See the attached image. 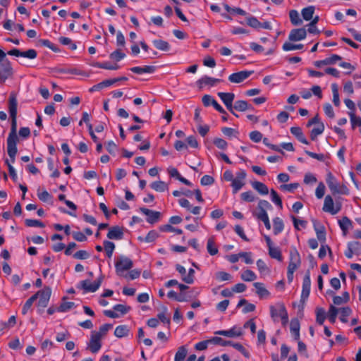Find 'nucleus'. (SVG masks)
Returning a JSON list of instances; mask_svg holds the SVG:
<instances>
[{
    "instance_id": "16",
    "label": "nucleus",
    "mask_w": 361,
    "mask_h": 361,
    "mask_svg": "<svg viewBox=\"0 0 361 361\" xmlns=\"http://www.w3.org/2000/svg\"><path fill=\"white\" fill-rule=\"evenodd\" d=\"M140 210L142 214L147 216V221L149 224L156 223L159 220L161 215L159 212L150 210L145 207H141Z\"/></svg>"
},
{
    "instance_id": "40",
    "label": "nucleus",
    "mask_w": 361,
    "mask_h": 361,
    "mask_svg": "<svg viewBox=\"0 0 361 361\" xmlns=\"http://www.w3.org/2000/svg\"><path fill=\"white\" fill-rule=\"evenodd\" d=\"M324 130V125L323 123H319L317 127L312 129L310 137L312 140H315L318 135L323 133Z\"/></svg>"
},
{
    "instance_id": "52",
    "label": "nucleus",
    "mask_w": 361,
    "mask_h": 361,
    "mask_svg": "<svg viewBox=\"0 0 361 361\" xmlns=\"http://www.w3.org/2000/svg\"><path fill=\"white\" fill-rule=\"evenodd\" d=\"M331 90L333 93V103L336 106L340 105L339 94L338 90V85L336 84L331 85Z\"/></svg>"
},
{
    "instance_id": "13",
    "label": "nucleus",
    "mask_w": 361,
    "mask_h": 361,
    "mask_svg": "<svg viewBox=\"0 0 361 361\" xmlns=\"http://www.w3.org/2000/svg\"><path fill=\"white\" fill-rule=\"evenodd\" d=\"M301 260L300 256L298 252L294 249L290 251V261L288 269L292 270H296L300 265Z\"/></svg>"
},
{
    "instance_id": "51",
    "label": "nucleus",
    "mask_w": 361,
    "mask_h": 361,
    "mask_svg": "<svg viewBox=\"0 0 361 361\" xmlns=\"http://www.w3.org/2000/svg\"><path fill=\"white\" fill-rule=\"evenodd\" d=\"M74 307H75V305L73 302H63L57 308V311L59 312H66Z\"/></svg>"
},
{
    "instance_id": "42",
    "label": "nucleus",
    "mask_w": 361,
    "mask_h": 361,
    "mask_svg": "<svg viewBox=\"0 0 361 361\" xmlns=\"http://www.w3.org/2000/svg\"><path fill=\"white\" fill-rule=\"evenodd\" d=\"M103 245L106 256L111 258L115 249V244L111 241L104 240Z\"/></svg>"
},
{
    "instance_id": "49",
    "label": "nucleus",
    "mask_w": 361,
    "mask_h": 361,
    "mask_svg": "<svg viewBox=\"0 0 361 361\" xmlns=\"http://www.w3.org/2000/svg\"><path fill=\"white\" fill-rule=\"evenodd\" d=\"M281 305H284L283 303H277L276 305H271L269 307L270 316L274 321H276L279 317V309Z\"/></svg>"
},
{
    "instance_id": "3",
    "label": "nucleus",
    "mask_w": 361,
    "mask_h": 361,
    "mask_svg": "<svg viewBox=\"0 0 361 361\" xmlns=\"http://www.w3.org/2000/svg\"><path fill=\"white\" fill-rule=\"evenodd\" d=\"M133 267V261L124 255L118 257V259L115 262L116 274L122 277L124 276L125 272L130 270Z\"/></svg>"
},
{
    "instance_id": "43",
    "label": "nucleus",
    "mask_w": 361,
    "mask_h": 361,
    "mask_svg": "<svg viewBox=\"0 0 361 361\" xmlns=\"http://www.w3.org/2000/svg\"><path fill=\"white\" fill-rule=\"evenodd\" d=\"M338 312L340 313V320L346 323L348 322V317L351 314L352 310L349 307H344L338 309Z\"/></svg>"
},
{
    "instance_id": "17",
    "label": "nucleus",
    "mask_w": 361,
    "mask_h": 361,
    "mask_svg": "<svg viewBox=\"0 0 361 361\" xmlns=\"http://www.w3.org/2000/svg\"><path fill=\"white\" fill-rule=\"evenodd\" d=\"M307 31L305 28L293 29L290 31L288 39L290 41H300L306 37Z\"/></svg>"
},
{
    "instance_id": "7",
    "label": "nucleus",
    "mask_w": 361,
    "mask_h": 361,
    "mask_svg": "<svg viewBox=\"0 0 361 361\" xmlns=\"http://www.w3.org/2000/svg\"><path fill=\"white\" fill-rule=\"evenodd\" d=\"M310 288H311V279H310V271H307L303 278L302 281V288L301 293L300 300L301 302H305L310 293Z\"/></svg>"
},
{
    "instance_id": "31",
    "label": "nucleus",
    "mask_w": 361,
    "mask_h": 361,
    "mask_svg": "<svg viewBox=\"0 0 361 361\" xmlns=\"http://www.w3.org/2000/svg\"><path fill=\"white\" fill-rule=\"evenodd\" d=\"M243 305H245V307L243 309V312L244 314L253 312L255 310V305L252 303H247V301L245 299H241L238 302L237 307H240Z\"/></svg>"
},
{
    "instance_id": "12",
    "label": "nucleus",
    "mask_w": 361,
    "mask_h": 361,
    "mask_svg": "<svg viewBox=\"0 0 361 361\" xmlns=\"http://www.w3.org/2000/svg\"><path fill=\"white\" fill-rule=\"evenodd\" d=\"M221 82V79L212 78L207 75H204L201 78H200L197 82V85L199 89H202L206 86L214 87L218 82Z\"/></svg>"
},
{
    "instance_id": "15",
    "label": "nucleus",
    "mask_w": 361,
    "mask_h": 361,
    "mask_svg": "<svg viewBox=\"0 0 361 361\" xmlns=\"http://www.w3.org/2000/svg\"><path fill=\"white\" fill-rule=\"evenodd\" d=\"M18 137L17 135V121L16 116L11 117V131L7 137V143H18Z\"/></svg>"
},
{
    "instance_id": "37",
    "label": "nucleus",
    "mask_w": 361,
    "mask_h": 361,
    "mask_svg": "<svg viewBox=\"0 0 361 361\" xmlns=\"http://www.w3.org/2000/svg\"><path fill=\"white\" fill-rule=\"evenodd\" d=\"M240 278L244 281H253L257 279V275L250 269H246L241 275Z\"/></svg>"
},
{
    "instance_id": "5",
    "label": "nucleus",
    "mask_w": 361,
    "mask_h": 361,
    "mask_svg": "<svg viewBox=\"0 0 361 361\" xmlns=\"http://www.w3.org/2000/svg\"><path fill=\"white\" fill-rule=\"evenodd\" d=\"M51 294V289L49 287H44L42 290H39L33 295H36L37 299L39 298V307H46L48 305Z\"/></svg>"
},
{
    "instance_id": "29",
    "label": "nucleus",
    "mask_w": 361,
    "mask_h": 361,
    "mask_svg": "<svg viewBox=\"0 0 361 361\" xmlns=\"http://www.w3.org/2000/svg\"><path fill=\"white\" fill-rule=\"evenodd\" d=\"M314 10L315 8L313 6H310L302 9L301 15L302 18L306 21L310 20L313 18Z\"/></svg>"
},
{
    "instance_id": "56",
    "label": "nucleus",
    "mask_w": 361,
    "mask_h": 361,
    "mask_svg": "<svg viewBox=\"0 0 361 361\" xmlns=\"http://www.w3.org/2000/svg\"><path fill=\"white\" fill-rule=\"evenodd\" d=\"M59 42L63 44V45H67V46H69L70 49L71 50H75L77 49V46L75 43L73 42L72 39L68 38V37H61L59 38Z\"/></svg>"
},
{
    "instance_id": "2",
    "label": "nucleus",
    "mask_w": 361,
    "mask_h": 361,
    "mask_svg": "<svg viewBox=\"0 0 361 361\" xmlns=\"http://www.w3.org/2000/svg\"><path fill=\"white\" fill-rule=\"evenodd\" d=\"M326 183L329 188L331 191L333 195L342 194L348 195L349 190L345 185H340L336 178L332 175L331 173L327 174L326 179Z\"/></svg>"
},
{
    "instance_id": "11",
    "label": "nucleus",
    "mask_w": 361,
    "mask_h": 361,
    "mask_svg": "<svg viewBox=\"0 0 361 361\" xmlns=\"http://www.w3.org/2000/svg\"><path fill=\"white\" fill-rule=\"evenodd\" d=\"M218 96L225 104L226 108L235 116H238L233 111V102L235 98V94L231 92H218Z\"/></svg>"
},
{
    "instance_id": "33",
    "label": "nucleus",
    "mask_w": 361,
    "mask_h": 361,
    "mask_svg": "<svg viewBox=\"0 0 361 361\" xmlns=\"http://www.w3.org/2000/svg\"><path fill=\"white\" fill-rule=\"evenodd\" d=\"M154 46L159 50L167 51L170 49V44L162 39H154L152 41Z\"/></svg>"
},
{
    "instance_id": "20",
    "label": "nucleus",
    "mask_w": 361,
    "mask_h": 361,
    "mask_svg": "<svg viewBox=\"0 0 361 361\" xmlns=\"http://www.w3.org/2000/svg\"><path fill=\"white\" fill-rule=\"evenodd\" d=\"M123 236V232L118 226L110 228L107 233V238L111 240H121Z\"/></svg>"
},
{
    "instance_id": "63",
    "label": "nucleus",
    "mask_w": 361,
    "mask_h": 361,
    "mask_svg": "<svg viewBox=\"0 0 361 361\" xmlns=\"http://www.w3.org/2000/svg\"><path fill=\"white\" fill-rule=\"evenodd\" d=\"M348 247H350L355 255H359L361 252V243L358 241L349 242Z\"/></svg>"
},
{
    "instance_id": "46",
    "label": "nucleus",
    "mask_w": 361,
    "mask_h": 361,
    "mask_svg": "<svg viewBox=\"0 0 361 361\" xmlns=\"http://www.w3.org/2000/svg\"><path fill=\"white\" fill-rule=\"evenodd\" d=\"M279 317L281 318L282 325L286 326L288 322V314L285 305L280 306Z\"/></svg>"
},
{
    "instance_id": "54",
    "label": "nucleus",
    "mask_w": 361,
    "mask_h": 361,
    "mask_svg": "<svg viewBox=\"0 0 361 361\" xmlns=\"http://www.w3.org/2000/svg\"><path fill=\"white\" fill-rule=\"evenodd\" d=\"M283 49L286 51L295 50V49H301L303 48V44H294L290 42H285L282 47Z\"/></svg>"
},
{
    "instance_id": "34",
    "label": "nucleus",
    "mask_w": 361,
    "mask_h": 361,
    "mask_svg": "<svg viewBox=\"0 0 361 361\" xmlns=\"http://www.w3.org/2000/svg\"><path fill=\"white\" fill-rule=\"evenodd\" d=\"M316 322L318 324L322 325L326 318V312L324 308L317 307L315 310Z\"/></svg>"
},
{
    "instance_id": "10",
    "label": "nucleus",
    "mask_w": 361,
    "mask_h": 361,
    "mask_svg": "<svg viewBox=\"0 0 361 361\" xmlns=\"http://www.w3.org/2000/svg\"><path fill=\"white\" fill-rule=\"evenodd\" d=\"M253 73V71H242L234 73L229 75L228 80L231 82L240 83L249 78Z\"/></svg>"
},
{
    "instance_id": "19",
    "label": "nucleus",
    "mask_w": 361,
    "mask_h": 361,
    "mask_svg": "<svg viewBox=\"0 0 361 361\" xmlns=\"http://www.w3.org/2000/svg\"><path fill=\"white\" fill-rule=\"evenodd\" d=\"M300 322L297 318L292 319L290 323V331L295 341L300 339Z\"/></svg>"
},
{
    "instance_id": "60",
    "label": "nucleus",
    "mask_w": 361,
    "mask_h": 361,
    "mask_svg": "<svg viewBox=\"0 0 361 361\" xmlns=\"http://www.w3.org/2000/svg\"><path fill=\"white\" fill-rule=\"evenodd\" d=\"M259 21L257 19V18L249 16L247 17V24L252 28L259 29Z\"/></svg>"
},
{
    "instance_id": "36",
    "label": "nucleus",
    "mask_w": 361,
    "mask_h": 361,
    "mask_svg": "<svg viewBox=\"0 0 361 361\" xmlns=\"http://www.w3.org/2000/svg\"><path fill=\"white\" fill-rule=\"evenodd\" d=\"M253 286L256 288V293L261 298L267 297L269 295V292L264 287L263 283L255 282Z\"/></svg>"
},
{
    "instance_id": "55",
    "label": "nucleus",
    "mask_w": 361,
    "mask_h": 361,
    "mask_svg": "<svg viewBox=\"0 0 361 361\" xmlns=\"http://www.w3.org/2000/svg\"><path fill=\"white\" fill-rule=\"evenodd\" d=\"M25 224L28 227L44 228L45 226L44 224L42 221L37 220V219H25Z\"/></svg>"
},
{
    "instance_id": "53",
    "label": "nucleus",
    "mask_w": 361,
    "mask_h": 361,
    "mask_svg": "<svg viewBox=\"0 0 361 361\" xmlns=\"http://www.w3.org/2000/svg\"><path fill=\"white\" fill-rule=\"evenodd\" d=\"M231 278V275L225 271H218L215 274V279L219 282L230 281Z\"/></svg>"
},
{
    "instance_id": "48",
    "label": "nucleus",
    "mask_w": 361,
    "mask_h": 361,
    "mask_svg": "<svg viewBox=\"0 0 361 361\" xmlns=\"http://www.w3.org/2000/svg\"><path fill=\"white\" fill-rule=\"evenodd\" d=\"M37 300L36 295L31 296L27 301L25 302V304L23 306L22 308V314L23 315H25L27 312L31 309V307L33 305V302Z\"/></svg>"
},
{
    "instance_id": "4",
    "label": "nucleus",
    "mask_w": 361,
    "mask_h": 361,
    "mask_svg": "<svg viewBox=\"0 0 361 361\" xmlns=\"http://www.w3.org/2000/svg\"><path fill=\"white\" fill-rule=\"evenodd\" d=\"M246 176L247 173L243 169H240L236 173L235 178H233L231 181V187L233 193H236L244 186Z\"/></svg>"
},
{
    "instance_id": "25",
    "label": "nucleus",
    "mask_w": 361,
    "mask_h": 361,
    "mask_svg": "<svg viewBox=\"0 0 361 361\" xmlns=\"http://www.w3.org/2000/svg\"><path fill=\"white\" fill-rule=\"evenodd\" d=\"M18 143H7V153L11 159V164H13L16 161V156L18 152L17 149Z\"/></svg>"
},
{
    "instance_id": "58",
    "label": "nucleus",
    "mask_w": 361,
    "mask_h": 361,
    "mask_svg": "<svg viewBox=\"0 0 361 361\" xmlns=\"http://www.w3.org/2000/svg\"><path fill=\"white\" fill-rule=\"evenodd\" d=\"M223 134L228 137H237L238 132L232 128L224 127L221 129Z\"/></svg>"
},
{
    "instance_id": "14",
    "label": "nucleus",
    "mask_w": 361,
    "mask_h": 361,
    "mask_svg": "<svg viewBox=\"0 0 361 361\" xmlns=\"http://www.w3.org/2000/svg\"><path fill=\"white\" fill-rule=\"evenodd\" d=\"M202 103L205 106L212 105L214 108L221 114H226L224 108L210 95L205 94L202 97Z\"/></svg>"
},
{
    "instance_id": "32",
    "label": "nucleus",
    "mask_w": 361,
    "mask_h": 361,
    "mask_svg": "<svg viewBox=\"0 0 361 361\" xmlns=\"http://www.w3.org/2000/svg\"><path fill=\"white\" fill-rule=\"evenodd\" d=\"M269 250V255L270 257L273 259H276L279 262L282 261V255L281 252L278 247H274L273 245L269 246L268 247Z\"/></svg>"
},
{
    "instance_id": "61",
    "label": "nucleus",
    "mask_w": 361,
    "mask_h": 361,
    "mask_svg": "<svg viewBox=\"0 0 361 361\" xmlns=\"http://www.w3.org/2000/svg\"><path fill=\"white\" fill-rule=\"evenodd\" d=\"M325 189L326 188L324 184L322 182H320L315 190V195L317 199H322L324 197L325 194Z\"/></svg>"
},
{
    "instance_id": "41",
    "label": "nucleus",
    "mask_w": 361,
    "mask_h": 361,
    "mask_svg": "<svg viewBox=\"0 0 361 361\" xmlns=\"http://www.w3.org/2000/svg\"><path fill=\"white\" fill-rule=\"evenodd\" d=\"M150 187L157 192H164L168 189V185L164 181H154L150 184Z\"/></svg>"
},
{
    "instance_id": "21",
    "label": "nucleus",
    "mask_w": 361,
    "mask_h": 361,
    "mask_svg": "<svg viewBox=\"0 0 361 361\" xmlns=\"http://www.w3.org/2000/svg\"><path fill=\"white\" fill-rule=\"evenodd\" d=\"M17 106L18 102L16 97L14 94L11 93L8 100V110L11 117L16 116L17 115Z\"/></svg>"
},
{
    "instance_id": "27",
    "label": "nucleus",
    "mask_w": 361,
    "mask_h": 361,
    "mask_svg": "<svg viewBox=\"0 0 361 361\" xmlns=\"http://www.w3.org/2000/svg\"><path fill=\"white\" fill-rule=\"evenodd\" d=\"M235 109L238 111H245L247 109H253V107L252 105L248 104V103L246 101L244 100H238L235 102L234 105L233 106V110Z\"/></svg>"
},
{
    "instance_id": "18",
    "label": "nucleus",
    "mask_w": 361,
    "mask_h": 361,
    "mask_svg": "<svg viewBox=\"0 0 361 361\" xmlns=\"http://www.w3.org/2000/svg\"><path fill=\"white\" fill-rule=\"evenodd\" d=\"M215 334L224 336L229 338L238 337L242 335V331L240 329H237L235 326L228 330H220L215 332Z\"/></svg>"
},
{
    "instance_id": "64",
    "label": "nucleus",
    "mask_w": 361,
    "mask_h": 361,
    "mask_svg": "<svg viewBox=\"0 0 361 361\" xmlns=\"http://www.w3.org/2000/svg\"><path fill=\"white\" fill-rule=\"evenodd\" d=\"M349 116H350V122H351L353 128H355L356 126H361V118L360 117L356 116L353 112H350Z\"/></svg>"
},
{
    "instance_id": "24",
    "label": "nucleus",
    "mask_w": 361,
    "mask_h": 361,
    "mask_svg": "<svg viewBox=\"0 0 361 361\" xmlns=\"http://www.w3.org/2000/svg\"><path fill=\"white\" fill-rule=\"evenodd\" d=\"M284 229V224L283 220L279 217H275L273 219V233L277 235Z\"/></svg>"
},
{
    "instance_id": "6",
    "label": "nucleus",
    "mask_w": 361,
    "mask_h": 361,
    "mask_svg": "<svg viewBox=\"0 0 361 361\" xmlns=\"http://www.w3.org/2000/svg\"><path fill=\"white\" fill-rule=\"evenodd\" d=\"M13 70L10 61L5 59L0 63V80L4 82L8 78L12 77Z\"/></svg>"
},
{
    "instance_id": "30",
    "label": "nucleus",
    "mask_w": 361,
    "mask_h": 361,
    "mask_svg": "<svg viewBox=\"0 0 361 361\" xmlns=\"http://www.w3.org/2000/svg\"><path fill=\"white\" fill-rule=\"evenodd\" d=\"M158 233L155 230H152L147 233L146 236H139L138 240L140 242L152 243L158 238Z\"/></svg>"
},
{
    "instance_id": "9",
    "label": "nucleus",
    "mask_w": 361,
    "mask_h": 361,
    "mask_svg": "<svg viewBox=\"0 0 361 361\" xmlns=\"http://www.w3.org/2000/svg\"><path fill=\"white\" fill-rule=\"evenodd\" d=\"M102 337L96 334L95 331H92L91 338L88 343V348L92 353H97L102 347Z\"/></svg>"
},
{
    "instance_id": "39",
    "label": "nucleus",
    "mask_w": 361,
    "mask_h": 361,
    "mask_svg": "<svg viewBox=\"0 0 361 361\" xmlns=\"http://www.w3.org/2000/svg\"><path fill=\"white\" fill-rule=\"evenodd\" d=\"M289 17L290 22L294 25H301L302 23V20L300 18V15L296 10H291L289 12Z\"/></svg>"
},
{
    "instance_id": "1",
    "label": "nucleus",
    "mask_w": 361,
    "mask_h": 361,
    "mask_svg": "<svg viewBox=\"0 0 361 361\" xmlns=\"http://www.w3.org/2000/svg\"><path fill=\"white\" fill-rule=\"evenodd\" d=\"M343 198L340 197L334 200L333 197L328 195L324 197L322 210L324 212L331 214V215H335L341 210L343 207Z\"/></svg>"
},
{
    "instance_id": "47",
    "label": "nucleus",
    "mask_w": 361,
    "mask_h": 361,
    "mask_svg": "<svg viewBox=\"0 0 361 361\" xmlns=\"http://www.w3.org/2000/svg\"><path fill=\"white\" fill-rule=\"evenodd\" d=\"M207 250L209 255H215L218 253V248L215 245L214 240L213 238H210L207 240Z\"/></svg>"
},
{
    "instance_id": "22",
    "label": "nucleus",
    "mask_w": 361,
    "mask_h": 361,
    "mask_svg": "<svg viewBox=\"0 0 361 361\" xmlns=\"http://www.w3.org/2000/svg\"><path fill=\"white\" fill-rule=\"evenodd\" d=\"M156 68L153 66H135L130 68V71L136 74L153 73Z\"/></svg>"
},
{
    "instance_id": "35",
    "label": "nucleus",
    "mask_w": 361,
    "mask_h": 361,
    "mask_svg": "<svg viewBox=\"0 0 361 361\" xmlns=\"http://www.w3.org/2000/svg\"><path fill=\"white\" fill-rule=\"evenodd\" d=\"M188 353L185 346L182 345L178 348L174 357V361H184Z\"/></svg>"
},
{
    "instance_id": "23",
    "label": "nucleus",
    "mask_w": 361,
    "mask_h": 361,
    "mask_svg": "<svg viewBox=\"0 0 361 361\" xmlns=\"http://www.w3.org/2000/svg\"><path fill=\"white\" fill-rule=\"evenodd\" d=\"M290 133L302 143L308 145L309 142L305 138L302 129L300 127L294 126L290 128Z\"/></svg>"
},
{
    "instance_id": "45",
    "label": "nucleus",
    "mask_w": 361,
    "mask_h": 361,
    "mask_svg": "<svg viewBox=\"0 0 361 361\" xmlns=\"http://www.w3.org/2000/svg\"><path fill=\"white\" fill-rule=\"evenodd\" d=\"M314 230L317 234V239L321 243L324 242L326 240V232L324 227L322 225L318 226H316L314 225Z\"/></svg>"
},
{
    "instance_id": "50",
    "label": "nucleus",
    "mask_w": 361,
    "mask_h": 361,
    "mask_svg": "<svg viewBox=\"0 0 361 361\" xmlns=\"http://www.w3.org/2000/svg\"><path fill=\"white\" fill-rule=\"evenodd\" d=\"M270 196H271V200L280 209H282L283 204L282 201L276 191H275L274 189H271L270 191Z\"/></svg>"
},
{
    "instance_id": "38",
    "label": "nucleus",
    "mask_w": 361,
    "mask_h": 361,
    "mask_svg": "<svg viewBox=\"0 0 361 361\" xmlns=\"http://www.w3.org/2000/svg\"><path fill=\"white\" fill-rule=\"evenodd\" d=\"M128 332L129 329L126 325H119L116 328L114 335L118 338H123L127 336Z\"/></svg>"
},
{
    "instance_id": "8",
    "label": "nucleus",
    "mask_w": 361,
    "mask_h": 361,
    "mask_svg": "<svg viewBox=\"0 0 361 361\" xmlns=\"http://www.w3.org/2000/svg\"><path fill=\"white\" fill-rule=\"evenodd\" d=\"M102 280L103 276H101L94 282H91L89 280L82 281L80 285L85 292L94 293L100 287Z\"/></svg>"
},
{
    "instance_id": "26",
    "label": "nucleus",
    "mask_w": 361,
    "mask_h": 361,
    "mask_svg": "<svg viewBox=\"0 0 361 361\" xmlns=\"http://www.w3.org/2000/svg\"><path fill=\"white\" fill-rule=\"evenodd\" d=\"M338 224L341 231L343 233V235H345L347 234L348 231L352 226V221L348 217L344 216L341 220L338 221Z\"/></svg>"
},
{
    "instance_id": "44",
    "label": "nucleus",
    "mask_w": 361,
    "mask_h": 361,
    "mask_svg": "<svg viewBox=\"0 0 361 361\" xmlns=\"http://www.w3.org/2000/svg\"><path fill=\"white\" fill-rule=\"evenodd\" d=\"M338 313V309L336 308L334 305H331L329 307V310L328 312V319L331 323L334 324L336 322L337 314Z\"/></svg>"
},
{
    "instance_id": "62",
    "label": "nucleus",
    "mask_w": 361,
    "mask_h": 361,
    "mask_svg": "<svg viewBox=\"0 0 361 361\" xmlns=\"http://www.w3.org/2000/svg\"><path fill=\"white\" fill-rule=\"evenodd\" d=\"M194 278H195V270L193 269L190 268L188 270L187 276H183V278H182V280L188 284H192L194 282Z\"/></svg>"
},
{
    "instance_id": "59",
    "label": "nucleus",
    "mask_w": 361,
    "mask_h": 361,
    "mask_svg": "<svg viewBox=\"0 0 361 361\" xmlns=\"http://www.w3.org/2000/svg\"><path fill=\"white\" fill-rule=\"evenodd\" d=\"M37 197L44 202H49L52 199V196L47 190H43L42 192L38 190Z\"/></svg>"
},
{
    "instance_id": "28",
    "label": "nucleus",
    "mask_w": 361,
    "mask_h": 361,
    "mask_svg": "<svg viewBox=\"0 0 361 361\" xmlns=\"http://www.w3.org/2000/svg\"><path fill=\"white\" fill-rule=\"evenodd\" d=\"M252 186L261 195H265L269 193L268 187L263 183L255 181L252 183Z\"/></svg>"
},
{
    "instance_id": "57",
    "label": "nucleus",
    "mask_w": 361,
    "mask_h": 361,
    "mask_svg": "<svg viewBox=\"0 0 361 361\" xmlns=\"http://www.w3.org/2000/svg\"><path fill=\"white\" fill-rule=\"evenodd\" d=\"M109 57L112 60L120 61L126 57V54L123 53L120 49H116L109 55Z\"/></svg>"
}]
</instances>
